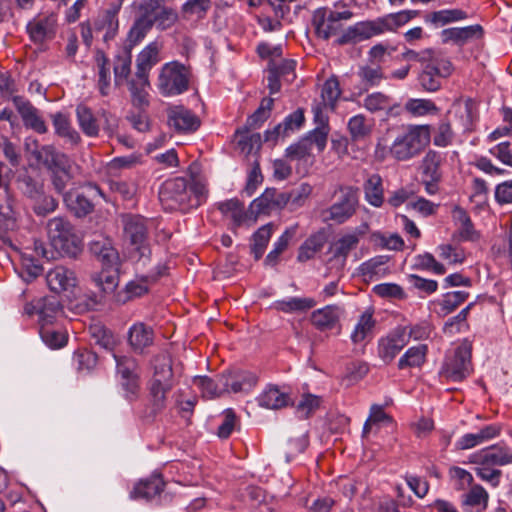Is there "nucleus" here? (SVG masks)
<instances>
[{
  "instance_id": "57",
  "label": "nucleus",
  "mask_w": 512,
  "mask_h": 512,
  "mask_svg": "<svg viewBox=\"0 0 512 512\" xmlns=\"http://www.w3.org/2000/svg\"><path fill=\"white\" fill-rule=\"evenodd\" d=\"M238 142L237 145L240 150L245 154H250L253 151H258L261 147V135L260 133L249 134L248 130H238Z\"/></svg>"
},
{
  "instance_id": "6",
  "label": "nucleus",
  "mask_w": 512,
  "mask_h": 512,
  "mask_svg": "<svg viewBox=\"0 0 512 512\" xmlns=\"http://www.w3.org/2000/svg\"><path fill=\"white\" fill-rule=\"evenodd\" d=\"M343 1L335 2L333 8H317L312 15V23L317 35L327 40L337 35L342 30V21H349L353 17V12Z\"/></svg>"
},
{
  "instance_id": "51",
  "label": "nucleus",
  "mask_w": 512,
  "mask_h": 512,
  "mask_svg": "<svg viewBox=\"0 0 512 512\" xmlns=\"http://www.w3.org/2000/svg\"><path fill=\"white\" fill-rule=\"evenodd\" d=\"M297 226L290 227L277 239L273 249L268 253L265 264L274 266L278 262L279 255L287 248L289 240L295 235Z\"/></svg>"
},
{
  "instance_id": "13",
  "label": "nucleus",
  "mask_w": 512,
  "mask_h": 512,
  "mask_svg": "<svg viewBox=\"0 0 512 512\" xmlns=\"http://www.w3.org/2000/svg\"><path fill=\"white\" fill-rule=\"evenodd\" d=\"M24 311L29 316L37 314L39 325L47 326L53 324L62 314V306L56 297L47 296L27 303Z\"/></svg>"
},
{
  "instance_id": "63",
  "label": "nucleus",
  "mask_w": 512,
  "mask_h": 512,
  "mask_svg": "<svg viewBox=\"0 0 512 512\" xmlns=\"http://www.w3.org/2000/svg\"><path fill=\"white\" fill-rule=\"evenodd\" d=\"M440 258L448 264H461L464 262L466 255L463 249L453 247L450 244H442L437 247Z\"/></svg>"
},
{
  "instance_id": "27",
  "label": "nucleus",
  "mask_w": 512,
  "mask_h": 512,
  "mask_svg": "<svg viewBox=\"0 0 512 512\" xmlns=\"http://www.w3.org/2000/svg\"><path fill=\"white\" fill-rule=\"evenodd\" d=\"M91 253L102 262L103 266L114 267L118 265V252L112 246L110 239L99 237L90 242Z\"/></svg>"
},
{
  "instance_id": "5",
  "label": "nucleus",
  "mask_w": 512,
  "mask_h": 512,
  "mask_svg": "<svg viewBox=\"0 0 512 512\" xmlns=\"http://www.w3.org/2000/svg\"><path fill=\"white\" fill-rule=\"evenodd\" d=\"M430 142V125L409 124L395 137L389 151L394 159L408 161L417 157Z\"/></svg>"
},
{
  "instance_id": "49",
  "label": "nucleus",
  "mask_w": 512,
  "mask_h": 512,
  "mask_svg": "<svg viewBox=\"0 0 512 512\" xmlns=\"http://www.w3.org/2000/svg\"><path fill=\"white\" fill-rule=\"evenodd\" d=\"M132 56L130 51H124L119 54L114 63V82L116 86H121L130 75Z\"/></svg>"
},
{
  "instance_id": "12",
  "label": "nucleus",
  "mask_w": 512,
  "mask_h": 512,
  "mask_svg": "<svg viewBox=\"0 0 512 512\" xmlns=\"http://www.w3.org/2000/svg\"><path fill=\"white\" fill-rule=\"evenodd\" d=\"M471 353L467 345L458 346L454 354L446 358L441 373L452 381H461L470 373Z\"/></svg>"
},
{
  "instance_id": "25",
  "label": "nucleus",
  "mask_w": 512,
  "mask_h": 512,
  "mask_svg": "<svg viewBox=\"0 0 512 512\" xmlns=\"http://www.w3.org/2000/svg\"><path fill=\"white\" fill-rule=\"evenodd\" d=\"M159 46L156 42L149 43L137 56L135 77L146 83L149 71L159 61Z\"/></svg>"
},
{
  "instance_id": "64",
  "label": "nucleus",
  "mask_w": 512,
  "mask_h": 512,
  "mask_svg": "<svg viewBox=\"0 0 512 512\" xmlns=\"http://www.w3.org/2000/svg\"><path fill=\"white\" fill-rule=\"evenodd\" d=\"M468 295L469 294L465 291H453L446 293L440 302L441 310L444 314L453 312L467 299Z\"/></svg>"
},
{
  "instance_id": "11",
  "label": "nucleus",
  "mask_w": 512,
  "mask_h": 512,
  "mask_svg": "<svg viewBox=\"0 0 512 512\" xmlns=\"http://www.w3.org/2000/svg\"><path fill=\"white\" fill-rule=\"evenodd\" d=\"M341 198L331 205L325 212V219L342 224L351 218L358 206L357 189L346 187L341 189Z\"/></svg>"
},
{
  "instance_id": "50",
  "label": "nucleus",
  "mask_w": 512,
  "mask_h": 512,
  "mask_svg": "<svg viewBox=\"0 0 512 512\" xmlns=\"http://www.w3.org/2000/svg\"><path fill=\"white\" fill-rule=\"evenodd\" d=\"M273 226L272 224H266L261 226L254 234H253V244L251 246V251L256 260L260 259L267 247V244L272 236Z\"/></svg>"
},
{
  "instance_id": "1",
  "label": "nucleus",
  "mask_w": 512,
  "mask_h": 512,
  "mask_svg": "<svg viewBox=\"0 0 512 512\" xmlns=\"http://www.w3.org/2000/svg\"><path fill=\"white\" fill-rule=\"evenodd\" d=\"M47 236L52 250L41 240H34L35 256L46 260L57 256L75 258L82 251V239L72 223L64 217H53L46 224Z\"/></svg>"
},
{
  "instance_id": "59",
  "label": "nucleus",
  "mask_w": 512,
  "mask_h": 512,
  "mask_svg": "<svg viewBox=\"0 0 512 512\" xmlns=\"http://www.w3.org/2000/svg\"><path fill=\"white\" fill-rule=\"evenodd\" d=\"M39 333L42 341L52 349L61 348L66 344V335L59 330L53 329L50 325L40 326Z\"/></svg>"
},
{
  "instance_id": "60",
  "label": "nucleus",
  "mask_w": 512,
  "mask_h": 512,
  "mask_svg": "<svg viewBox=\"0 0 512 512\" xmlns=\"http://www.w3.org/2000/svg\"><path fill=\"white\" fill-rule=\"evenodd\" d=\"M148 86V77H146V83H142V81L137 78L129 82V90L131 93L132 102L135 106L144 107L148 105V93L146 91Z\"/></svg>"
},
{
  "instance_id": "43",
  "label": "nucleus",
  "mask_w": 512,
  "mask_h": 512,
  "mask_svg": "<svg viewBox=\"0 0 512 512\" xmlns=\"http://www.w3.org/2000/svg\"><path fill=\"white\" fill-rule=\"evenodd\" d=\"M76 116L78 124L84 134L89 137L98 135L99 126L92 110L89 107L83 104L78 105L76 108Z\"/></svg>"
},
{
  "instance_id": "4",
  "label": "nucleus",
  "mask_w": 512,
  "mask_h": 512,
  "mask_svg": "<svg viewBox=\"0 0 512 512\" xmlns=\"http://www.w3.org/2000/svg\"><path fill=\"white\" fill-rule=\"evenodd\" d=\"M123 236L128 246L129 258L137 269L145 268L151 257L148 243L147 221L139 215H123Z\"/></svg>"
},
{
  "instance_id": "20",
  "label": "nucleus",
  "mask_w": 512,
  "mask_h": 512,
  "mask_svg": "<svg viewBox=\"0 0 512 512\" xmlns=\"http://www.w3.org/2000/svg\"><path fill=\"white\" fill-rule=\"evenodd\" d=\"M407 333L404 329H396L386 338H382L378 345L379 357L386 363L391 362L395 356L407 345Z\"/></svg>"
},
{
  "instance_id": "44",
  "label": "nucleus",
  "mask_w": 512,
  "mask_h": 512,
  "mask_svg": "<svg viewBox=\"0 0 512 512\" xmlns=\"http://www.w3.org/2000/svg\"><path fill=\"white\" fill-rule=\"evenodd\" d=\"M428 347L425 344H418L410 347L398 361V367H420L426 360Z\"/></svg>"
},
{
  "instance_id": "31",
  "label": "nucleus",
  "mask_w": 512,
  "mask_h": 512,
  "mask_svg": "<svg viewBox=\"0 0 512 512\" xmlns=\"http://www.w3.org/2000/svg\"><path fill=\"white\" fill-rule=\"evenodd\" d=\"M315 305V300L310 297H287L274 301L271 305V308L278 312L291 314L306 312L313 308Z\"/></svg>"
},
{
  "instance_id": "22",
  "label": "nucleus",
  "mask_w": 512,
  "mask_h": 512,
  "mask_svg": "<svg viewBox=\"0 0 512 512\" xmlns=\"http://www.w3.org/2000/svg\"><path fill=\"white\" fill-rule=\"evenodd\" d=\"M13 103L27 128L37 133H45L47 131L44 120L39 115L38 110L29 101L21 97H14Z\"/></svg>"
},
{
  "instance_id": "16",
  "label": "nucleus",
  "mask_w": 512,
  "mask_h": 512,
  "mask_svg": "<svg viewBox=\"0 0 512 512\" xmlns=\"http://www.w3.org/2000/svg\"><path fill=\"white\" fill-rule=\"evenodd\" d=\"M474 464L506 466L512 464V449L503 443L495 444L478 451L471 456Z\"/></svg>"
},
{
  "instance_id": "37",
  "label": "nucleus",
  "mask_w": 512,
  "mask_h": 512,
  "mask_svg": "<svg viewBox=\"0 0 512 512\" xmlns=\"http://www.w3.org/2000/svg\"><path fill=\"white\" fill-rule=\"evenodd\" d=\"M452 215L462 240L476 241L479 239V233L474 229L472 221L464 209L456 207Z\"/></svg>"
},
{
  "instance_id": "3",
  "label": "nucleus",
  "mask_w": 512,
  "mask_h": 512,
  "mask_svg": "<svg viewBox=\"0 0 512 512\" xmlns=\"http://www.w3.org/2000/svg\"><path fill=\"white\" fill-rule=\"evenodd\" d=\"M153 374L148 382L149 402L154 413L167 407L169 393L175 379L172 370V360L167 353H161L152 361Z\"/></svg>"
},
{
  "instance_id": "48",
  "label": "nucleus",
  "mask_w": 512,
  "mask_h": 512,
  "mask_svg": "<svg viewBox=\"0 0 512 512\" xmlns=\"http://www.w3.org/2000/svg\"><path fill=\"white\" fill-rule=\"evenodd\" d=\"M53 125L56 133L65 138L69 143L77 144L80 141L79 133L71 127L68 118L64 114H55L53 116Z\"/></svg>"
},
{
  "instance_id": "7",
  "label": "nucleus",
  "mask_w": 512,
  "mask_h": 512,
  "mask_svg": "<svg viewBox=\"0 0 512 512\" xmlns=\"http://www.w3.org/2000/svg\"><path fill=\"white\" fill-rule=\"evenodd\" d=\"M420 63L419 84L428 92L439 90L442 80L449 77L452 73L451 62L447 58L436 55L431 51L423 52Z\"/></svg>"
},
{
  "instance_id": "9",
  "label": "nucleus",
  "mask_w": 512,
  "mask_h": 512,
  "mask_svg": "<svg viewBox=\"0 0 512 512\" xmlns=\"http://www.w3.org/2000/svg\"><path fill=\"white\" fill-rule=\"evenodd\" d=\"M159 198L169 210L190 208L191 192L188 190V180L176 177L165 181L160 189Z\"/></svg>"
},
{
  "instance_id": "2",
  "label": "nucleus",
  "mask_w": 512,
  "mask_h": 512,
  "mask_svg": "<svg viewBox=\"0 0 512 512\" xmlns=\"http://www.w3.org/2000/svg\"><path fill=\"white\" fill-rule=\"evenodd\" d=\"M413 16L414 12L403 10L374 20L357 22L344 30L337 42L340 45L356 43L386 32H394L399 27L409 22Z\"/></svg>"
},
{
  "instance_id": "28",
  "label": "nucleus",
  "mask_w": 512,
  "mask_h": 512,
  "mask_svg": "<svg viewBox=\"0 0 512 512\" xmlns=\"http://www.w3.org/2000/svg\"><path fill=\"white\" fill-rule=\"evenodd\" d=\"M452 113L462 132H470L474 122V102L471 98L464 101L456 100L452 105Z\"/></svg>"
},
{
  "instance_id": "33",
  "label": "nucleus",
  "mask_w": 512,
  "mask_h": 512,
  "mask_svg": "<svg viewBox=\"0 0 512 512\" xmlns=\"http://www.w3.org/2000/svg\"><path fill=\"white\" fill-rule=\"evenodd\" d=\"M391 102L392 99L388 95L382 92H373L364 98L363 106L372 113L387 109L388 115H397L400 104Z\"/></svg>"
},
{
  "instance_id": "47",
  "label": "nucleus",
  "mask_w": 512,
  "mask_h": 512,
  "mask_svg": "<svg viewBox=\"0 0 512 512\" xmlns=\"http://www.w3.org/2000/svg\"><path fill=\"white\" fill-rule=\"evenodd\" d=\"M118 265L114 267L103 266L100 273L92 276L95 284L105 293L112 292L118 285Z\"/></svg>"
},
{
  "instance_id": "34",
  "label": "nucleus",
  "mask_w": 512,
  "mask_h": 512,
  "mask_svg": "<svg viewBox=\"0 0 512 512\" xmlns=\"http://www.w3.org/2000/svg\"><path fill=\"white\" fill-rule=\"evenodd\" d=\"M153 339L152 328L143 323L134 324L129 329V343L136 352L142 353L145 348L152 345Z\"/></svg>"
},
{
  "instance_id": "39",
  "label": "nucleus",
  "mask_w": 512,
  "mask_h": 512,
  "mask_svg": "<svg viewBox=\"0 0 512 512\" xmlns=\"http://www.w3.org/2000/svg\"><path fill=\"white\" fill-rule=\"evenodd\" d=\"M374 326L375 320L373 319L372 312L369 310L363 312L351 333V341L355 344L363 342L371 336Z\"/></svg>"
},
{
  "instance_id": "61",
  "label": "nucleus",
  "mask_w": 512,
  "mask_h": 512,
  "mask_svg": "<svg viewBox=\"0 0 512 512\" xmlns=\"http://www.w3.org/2000/svg\"><path fill=\"white\" fill-rule=\"evenodd\" d=\"M455 133L449 121H441L435 131L433 143L437 147H447L454 141Z\"/></svg>"
},
{
  "instance_id": "56",
  "label": "nucleus",
  "mask_w": 512,
  "mask_h": 512,
  "mask_svg": "<svg viewBox=\"0 0 512 512\" xmlns=\"http://www.w3.org/2000/svg\"><path fill=\"white\" fill-rule=\"evenodd\" d=\"M340 95L341 90L337 78L331 77L326 80L321 90L323 105L333 109Z\"/></svg>"
},
{
  "instance_id": "40",
  "label": "nucleus",
  "mask_w": 512,
  "mask_h": 512,
  "mask_svg": "<svg viewBox=\"0 0 512 512\" xmlns=\"http://www.w3.org/2000/svg\"><path fill=\"white\" fill-rule=\"evenodd\" d=\"M218 208L225 217L233 221L235 226L242 225L248 219V215L244 211V205L238 199L221 202Z\"/></svg>"
},
{
  "instance_id": "53",
  "label": "nucleus",
  "mask_w": 512,
  "mask_h": 512,
  "mask_svg": "<svg viewBox=\"0 0 512 512\" xmlns=\"http://www.w3.org/2000/svg\"><path fill=\"white\" fill-rule=\"evenodd\" d=\"M405 110L414 117L436 114L438 108L429 99H409L404 106Z\"/></svg>"
},
{
  "instance_id": "38",
  "label": "nucleus",
  "mask_w": 512,
  "mask_h": 512,
  "mask_svg": "<svg viewBox=\"0 0 512 512\" xmlns=\"http://www.w3.org/2000/svg\"><path fill=\"white\" fill-rule=\"evenodd\" d=\"M315 120L320 122L319 125L304 139L307 141V144L311 149L315 146L318 151L321 152L326 147L329 127L326 120L321 116V113L318 110L315 112Z\"/></svg>"
},
{
  "instance_id": "52",
  "label": "nucleus",
  "mask_w": 512,
  "mask_h": 512,
  "mask_svg": "<svg viewBox=\"0 0 512 512\" xmlns=\"http://www.w3.org/2000/svg\"><path fill=\"white\" fill-rule=\"evenodd\" d=\"M211 8V0H187L182 6L186 19H203Z\"/></svg>"
},
{
  "instance_id": "62",
  "label": "nucleus",
  "mask_w": 512,
  "mask_h": 512,
  "mask_svg": "<svg viewBox=\"0 0 512 512\" xmlns=\"http://www.w3.org/2000/svg\"><path fill=\"white\" fill-rule=\"evenodd\" d=\"M164 3V0H143L139 4L141 20H149L150 24H153L158 20V14Z\"/></svg>"
},
{
  "instance_id": "45",
  "label": "nucleus",
  "mask_w": 512,
  "mask_h": 512,
  "mask_svg": "<svg viewBox=\"0 0 512 512\" xmlns=\"http://www.w3.org/2000/svg\"><path fill=\"white\" fill-rule=\"evenodd\" d=\"M361 83L366 87L378 86L385 79L384 72L379 64L369 63L359 68L357 72Z\"/></svg>"
},
{
  "instance_id": "54",
  "label": "nucleus",
  "mask_w": 512,
  "mask_h": 512,
  "mask_svg": "<svg viewBox=\"0 0 512 512\" xmlns=\"http://www.w3.org/2000/svg\"><path fill=\"white\" fill-rule=\"evenodd\" d=\"M45 154H46V163L48 164L49 168L54 171L59 172H69L71 169V163L69 158L60 152H57L52 147H46L44 148Z\"/></svg>"
},
{
  "instance_id": "14",
  "label": "nucleus",
  "mask_w": 512,
  "mask_h": 512,
  "mask_svg": "<svg viewBox=\"0 0 512 512\" xmlns=\"http://www.w3.org/2000/svg\"><path fill=\"white\" fill-rule=\"evenodd\" d=\"M289 202L287 193L279 192L274 188H267L258 198L250 204V212L255 218L260 214L268 215L273 211L284 208Z\"/></svg>"
},
{
  "instance_id": "29",
  "label": "nucleus",
  "mask_w": 512,
  "mask_h": 512,
  "mask_svg": "<svg viewBox=\"0 0 512 512\" xmlns=\"http://www.w3.org/2000/svg\"><path fill=\"white\" fill-rule=\"evenodd\" d=\"M389 257L385 255L375 256L365 262L359 267V273L366 280H379L390 273L387 266Z\"/></svg>"
},
{
  "instance_id": "55",
  "label": "nucleus",
  "mask_w": 512,
  "mask_h": 512,
  "mask_svg": "<svg viewBox=\"0 0 512 512\" xmlns=\"http://www.w3.org/2000/svg\"><path fill=\"white\" fill-rule=\"evenodd\" d=\"M193 383L201 390L204 397H219L225 392L219 381V376L217 377V382L207 376H196Z\"/></svg>"
},
{
  "instance_id": "35",
  "label": "nucleus",
  "mask_w": 512,
  "mask_h": 512,
  "mask_svg": "<svg viewBox=\"0 0 512 512\" xmlns=\"http://www.w3.org/2000/svg\"><path fill=\"white\" fill-rule=\"evenodd\" d=\"M164 482L160 475L154 474L147 480L140 481L131 492L133 499H152L161 493Z\"/></svg>"
},
{
  "instance_id": "10",
  "label": "nucleus",
  "mask_w": 512,
  "mask_h": 512,
  "mask_svg": "<svg viewBox=\"0 0 512 512\" xmlns=\"http://www.w3.org/2000/svg\"><path fill=\"white\" fill-rule=\"evenodd\" d=\"M367 228V225L364 224L358 233L346 234L332 244L333 256L328 261V268L335 269L339 277L342 276L349 252L357 246L359 235H363Z\"/></svg>"
},
{
  "instance_id": "15",
  "label": "nucleus",
  "mask_w": 512,
  "mask_h": 512,
  "mask_svg": "<svg viewBox=\"0 0 512 512\" xmlns=\"http://www.w3.org/2000/svg\"><path fill=\"white\" fill-rule=\"evenodd\" d=\"M219 381L223 390L226 392L248 393L255 387L258 378L250 371L237 370L227 374H221Z\"/></svg>"
},
{
  "instance_id": "23",
  "label": "nucleus",
  "mask_w": 512,
  "mask_h": 512,
  "mask_svg": "<svg viewBox=\"0 0 512 512\" xmlns=\"http://www.w3.org/2000/svg\"><path fill=\"white\" fill-rule=\"evenodd\" d=\"M56 17L53 14L34 18L27 24V31L35 43H42L54 34Z\"/></svg>"
},
{
  "instance_id": "17",
  "label": "nucleus",
  "mask_w": 512,
  "mask_h": 512,
  "mask_svg": "<svg viewBox=\"0 0 512 512\" xmlns=\"http://www.w3.org/2000/svg\"><path fill=\"white\" fill-rule=\"evenodd\" d=\"M96 195L102 196L101 190L97 186H90L87 190V194L79 191L66 193L64 195V202L68 209L77 217H82L93 211L94 204L91 197Z\"/></svg>"
},
{
  "instance_id": "36",
  "label": "nucleus",
  "mask_w": 512,
  "mask_h": 512,
  "mask_svg": "<svg viewBox=\"0 0 512 512\" xmlns=\"http://www.w3.org/2000/svg\"><path fill=\"white\" fill-rule=\"evenodd\" d=\"M444 161L441 153L435 150H429L423 157L420 165L422 178L441 180V165Z\"/></svg>"
},
{
  "instance_id": "19",
  "label": "nucleus",
  "mask_w": 512,
  "mask_h": 512,
  "mask_svg": "<svg viewBox=\"0 0 512 512\" xmlns=\"http://www.w3.org/2000/svg\"><path fill=\"white\" fill-rule=\"evenodd\" d=\"M502 427L499 424H490L481 428L475 433H466L462 435L455 443L459 450H468L479 446L487 441L495 439L501 433Z\"/></svg>"
},
{
  "instance_id": "32",
  "label": "nucleus",
  "mask_w": 512,
  "mask_h": 512,
  "mask_svg": "<svg viewBox=\"0 0 512 512\" xmlns=\"http://www.w3.org/2000/svg\"><path fill=\"white\" fill-rule=\"evenodd\" d=\"M373 127V119H369L363 114L352 116L347 123L350 138L354 142L364 141L370 137Z\"/></svg>"
},
{
  "instance_id": "42",
  "label": "nucleus",
  "mask_w": 512,
  "mask_h": 512,
  "mask_svg": "<svg viewBox=\"0 0 512 512\" xmlns=\"http://www.w3.org/2000/svg\"><path fill=\"white\" fill-rule=\"evenodd\" d=\"M488 494L481 486H474L464 496L463 505L468 512H481L487 507Z\"/></svg>"
},
{
  "instance_id": "21",
  "label": "nucleus",
  "mask_w": 512,
  "mask_h": 512,
  "mask_svg": "<svg viewBox=\"0 0 512 512\" xmlns=\"http://www.w3.org/2000/svg\"><path fill=\"white\" fill-rule=\"evenodd\" d=\"M168 124L178 132H193L198 129V117L183 106L168 109Z\"/></svg>"
},
{
  "instance_id": "58",
  "label": "nucleus",
  "mask_w": 512,
  "mask_h": 512,
  "mask_svg": "<svg viewBox=\"0 0 512 512\" xmlns=\"http://www.w3.org/2000/svg\"><path fill=\"white\" fill-rule=\"evenodd\" d=\"M324 245V237L322 235H313L309 237L300 247L298 260L301 262L310 260L321 250Z\"/></svg>"
},
{
  "instance_id": "41",
  "label": "nucleus",
  "mask_w": 512,
  "mask_h": 512,
  "mask_svg": "<svg viewBox=\"0 0 512 512\" xmlns=\"http://www.w3.org/2000/svg\"><path fill=\"white\" fill-rule=\"evenodd\" d=\"M365 199L374 207H380L383 203L382 179L378 174L370 175L364 184Z\"/></svg>"
},
{
  "instance_id": "30",
  "label": "nucleus",
  "mask_w": 512,
  "mask_h": 512,
  "mask_svg": "<svg viewBox=\"0 0 512 512\" xmlns=\"http://www.w3.org/2000/svg\"><path fill=\"white\" fill-rule=\"evenodd\" d=\"M343 309L337 305H327L315 310L311 315V321L320 330L332 329L339 321Z\"/></svg>"
},
{
  "instance_id": "46",
  "label": "nucleus",
  "mask_w": 512,
  "mask_h": 512,
  "mask_svg": "<svg viewBox=\"0 0 512 512\" xmlns=\"http://www.w3.org/2000/svg\"><path fill=\"white\" fill-rule=\"evenodd\" d=\"M162 271H150L145 276L141 278H136L129 283H127L125 287V292L127 294L126 299H131L134 297H139L145 294L148 291L149 280H155L158 276L162 275Z\"/></svg>"
},
{
  "instance_id": "18",
  "label": "nucleus",
  "mask_w": 512,
  "mask_h": 512,
  "mask_svg": "<svg viewBox=\"0 0 512 512\" xmlns=\"http://www.w3.org/2000/svg\"><path fill=\"white\" fill-rule=\"evenodd\" d=\"M46 281L50 290L58 294L71 292L78 282L75 272L61 265L55 266L47 272Z\"/></svg>"
},
{
  "instance_id": "24",
  "label": "nucleus",
  "mask_w": 512,
  "mask_h": 512,
  "mask_svg": "<svg viewBox=\"0 0 512 512\" xmlns=\"http://www.w3.org/2000/svg\"><path fill=\"white\" fill-rule=\"evenodd\" d=\"M483 35V28L479 24L452 27L442 31V39L444 42H453L462 46L472 40L480 39Z\"/></svg>"
},
{
  "instance_id": "26",
  "label": "nucleus",
  "mask_w": 512,
  "mask_h": 512,
  "mask_svg": "<svg viewBox=\"0 0 512 512\" xmlns=\"http://www.w3.org/2000/svg\"><path fill=\"white\" fill-rule=\"evenodd\" d=\"M256 400L259 406L272 410L281 409L291 403L289 394L275 385H268Z\"/></svg>"
},
{
  "instance_id": "8",
  "label": "nucleus",
  "mask_w": 512,
  "mask_h": 512,
  "mask_svg": "<svg viewBox=\"0 0 512 512\" xmlns=\"http://www.w3.org/2000/svg\"><path fill=\"white\" fill-rule=\"evenodd\" d=\"M189 77V70L183 64L177 61L166 63L159 74V91L164 96L182 94L188 89Z\"/></svg>"
}]
</instances>
